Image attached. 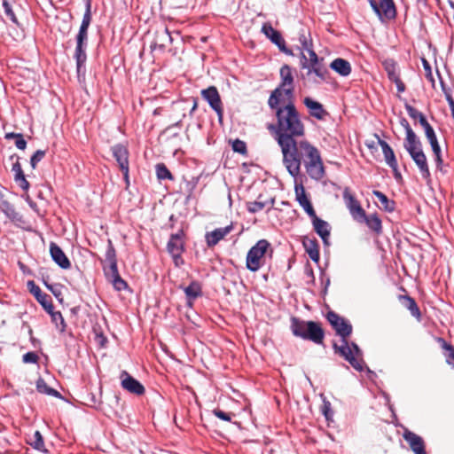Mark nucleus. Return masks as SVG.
Masks as SVG:
<instances>
[{
	"label": "nucleus",
	"instance_id": "f3484780",
	"mask_svg": "<svg viewBox=\"0 0 454 454\" xmlns=\"http://www.w3.org/2000/svg\"><path fill=\"white\" fill-rule=\"evenodd\" d=\"M233 230V224L231 223L223 228H217L205 235L206 243L208 247H213L223 239Z\"/></svg>",
	"mask_w": 454,
	"mask_h": 454
},
{
	"label": "nucleus",
	"instance_id": "dca6fc26",
	"mask_svg": "<svg viewBox=\"0 0 454 454\" xmlns=\"http://www.w3.org/2000/svg\"><path fill=\"white\" fill-rule=\"evenodd\" d=\"M121 387L129 393L141 395L145 393L144 386L126 371L121 373Z\"/></svg>",
	"mask_w": 454,
	"mask_h": 454
},
{
	"label": "nucleus",
	"instance_id": "c03bdc74",
	"mask_svg": "<svg viewBox=\"0 0 454 454\" xmlns=\"http://www.w3.org/2000/svg\"><path fill=\"white\" fill-rule=\"evenodd\" d=\"M91 0H86V10L80 28H88L91 20Z\"/></svg>",
	"mask_w": 454,
	"mask_h": 454
},
{
	"label": "nucleus",
	"instance_id": "e2e57ef3",
	"mask_svg": "<svg viewBox=\"0 0 454 454\" xmlns=\"http://www.w3.org/2000/svg\"><path fill=\"white\" fill-rule=\"evenodd\" d=\"M392 82H394L396 85V89L398 90V92H403L405 90V85L404 83L401 81L400 77L397 76L395 77V79L391 80Z\"/></svg>",
	"mask_w": 454,
	"mask_h": 454
},
{
	"label": "nucleus",
	"instance_id": "79ce46f5",
	"mask_svg": "<svg viewBox=\"0 0 454 454\" xmlns=\"http://www.w3.org/2000/svg\"><path fill=\"white\" fill-rule=\"evenodd\" d=\"M48 313L51 315V320L55 324L56 327L60 332H64L66 329V324L62 314L59 311H54V309Z\"/></svg>",
	"mask_w": 454,
	"mask_h": 454
},
{
	"label": "nucleus",
	"instance_id": "69168bd1",
	"mask_svg": "<svg viewBox=\"0 0 454 454\" xmlns=\"http://www.w3.org/2000/svg\"><path fill=\"white\" fill-rule=\"evenodd\" d=\"M391 169L393 170V173H394V176L395 178L399 181L402 179V175L398 169V163L395 165V167H390Z\"/></svg>",
	"mask_w": 454,
	"mask_h": 454
},
{
	"label": "nucleus",
	"instance_id": "72a5a7b5",
	"mask_svg": "<svg viewBox=\"0 0 454 454\" xmlns=\"http://www.w3.org/2000/svg\"><path fill=\"white\" fill-rule=\"evenodd\" d=\"M184 291L189 301H193L202 294L201 286L197 281H192Z\"/></svg>",
	"mask_w": 454,
	"mask_h": 454
},
{
	"label": "nucleus",
	"instance_id": "a18cd8bd",
	"mask_svg": "<svg viewBox=\"0 0 454 454\" xmlns=\"http://www.w3.org/2000/svg\"><path fill=\"white\" fill-rule=\"evenodd\" d=\"M232 150L243 155L247 153L246 143L239 139H236L232 142Z\"/></svg>",
	"mask_w": 454,
	"mask_h": 454
},
{
	"label": "nucleus",
	"instance_id": "0eeeda50",
	"mask_svg": "<svg viewBox=\"0 0 454 454\" xmlns=\"http://www.w3.org/2000/svg\"><path fill=\"white\" fill-rule=\"evenodd\" d=\"M368 2L382 22H387L395 18L396 7L394 0H368Z\"/></svg>",
	"mask_w": 454,
	"mask_h": 454
},
{
	"label": "nucleus",
	"instance_id": "5fc2aeb1",
	"mask_svg": "<svg viewBox=\"0 0 454 454\" xmlns=\"http://www.w3.org/2000/svg\"><path fill=\"white\" fill-rule=\"evenodd\" d=\"M425 134H426V137H427L430 145L438 143V140H437V137H436V135H435V132H434L433 127H431L429 129L427 128L425 130Z\"/></svg>",
	"mask_w": 454,
	"mask_h": 454
},
{
	"label": "nucleus",
	"instance_id": "6e6d98bb",
	"mask_svg": "<svg viewBox=\"0 0 454 454\" xmlns=\"http://www.w3.org/2000/svg\"><path fill=\"white\" fill-rule=\"evenodd\" d=\"M309 52V59L308 60V64L309 67L314 65H319L318 63V57L315 51L313 50V47H310L309 49L306 50Z\"/></svg>",
	"mask_w": 454,
	"mask_h": 454
},
{
	"label": "nucleus",
	"instance_id": "864d4df0",
	"mask_svg": "<svg viewBox=\"0 0 454 454\" xmlns=\"http://www.w3.org/2000/svg\"><path fill=\"white\" fill-rule=\"evenodd\" d=\"M405 109L409 114V116L414 120L420 118V116L424 115L421 112L418 111L413 106L406 104Z\"/></svg>",
	"mask_w": 454,
	"mask_h": 454
},
{
	"label": "nucleus",
	"instance_id": "c756f323",
	"mask_svg": "<svg viewBox=\"0 0 454 454\" xmlns=\"http://www.w3.org/2000/svg\"><path fill=\"white\" fill-rule=\"evenodd\" d=\"M404 149L408 152L411 157L419 153H424L422 145L417 135L409 138H405L403 143Z\"/></svg>",
	"mask_w": 454,
	"mask_h": 454
},
{
	"label": "nucleus",
	"instance_id": "e433bc0d",
	"mask_svg": "<svg viewBox=\"0 0 454 454\" xmlns=\"http://www.w3.org/2000/svg\"><path fill=\"white\" fill-rule=\"evenodd\" d=\"M403 299L404 300L403 305L411 312V316L420 321L421 313L415 300L410 296H403Z\"/></svg>",
	"mask_w": 454,
	"mask_h": 454
},
{
	"label": "nucleus",
	"instance_id": "49530a36",
	"mask_svg": "<svg viewBox=\"0 0 454 454\" xmlns=\"http://www.w3.org/2000/svg\"><path fill=\"white\" fill-rule=\"evenodd\" d=\"M45 151L43 150H37L31 157L30 159V164L33 168H35L38 162H40L43 157L45 156Z\"/></svg>",
	"mask_w": 454,
	"mask_h": 454
},
{
	"label": "nucleus",
	"instance_id": "f704fd0d",
	"mask_svg": "<svg viewBox=\"0 0 454 454\" xmlns=\"http://www.w3.org/2000/svg\"><path fill=\"white\" fill-rule=\"evenodd\" d=\"M305 250L307 254H309V258L315 262H318L319 261V250H318V244L317 240L309 239L308 241H305L303 243Z\"/></svg>",
	"mask_w": 454,
	"mask_h": 454
},
{
	"label": "nucleus",
	"instance_id": "f03ea898",
	"mask_svg": "<svg viewBox=\"0 0 454 454\" xmlns=\"http://www.w3.org/2000/svg\"><path fill=\"white\" fill-rule=\"evenodd\" d=\"M270 109L275 112L276 122L269 125L268 129L272 132L278 145L304 137L305 126L294 100L286 101L285 106L278 105Z\"/></svg>",
	"mask_w": 454,
	"mask_h": 454
},
{
	"label": "nucleus",
	"instance_id": "13d9d810",
	"mask_svg": "<svg viewBox=\"0 0 454 454\" xmlns=\"http://www.w3.org/2000/svg\"><path fill=\"white\" fill-rule=\"evenodd\" d=\"M421 62H422V66L425 69L427 78L429 79L430 81L434 82L432 69H431V66H430L429 62L425 58L421 59Z\"/></svg>",
	"mask_w": 454,
	"mask_h": 454
},
{
	"label": "nucleus",
	"instance_id": "b1692460",
	"mask_svg": "<svg viewBox=\"0 0 454 454\" xmlns=\"http://www.w3.org/2000/svg\"><path fill=\"white\" fill-rule=\"evenodd\" d=\"M262 32L267 38L276 44L282 52L288 55L293 54V52L286 48V42L279 30H262Z\"/></svg>",
	"mask_w": 454,
	"mask_h": 454
},
{
	"label": "nucleus",
	"instance_id": "4be33fe9",
	"mask_svg": "<svg viewBox=\"0 0 454 454\" xmlns=\"http://www.w3.org/2000/svg\"><path fill=\"white\" fill-rule=\"evenodd\" d=\"M50 254L52 260L64 270H67L71 267V262L67 257L63 250L54 242L50 244Z\"/></svg>",
	"mask_w": 454,
	"mask_h": 454
},
{
	"label": "nucleus",
	"instance_id": "58836bf2",
	"mask_svg": "<svg viewBox=\"0 0 454 454\" xmlns=\"http://www.w3.org/2000/svg\"><path fill=\"white\" fill-rule=\"evenodd\" d=\"M382 66L387 74L389 80L399 76L396 73V62L393 59H386L382 61Z\"/></svg>",
	"mask_w": 454,
	"mask_h": 454
},
{
	"label": "nucleus",
	"instance_id": "774afa93",
	"mask_svg": "<svg viewBox=\"0 0 454 454\" xmlns=\"http://www.w3.org/2000/svg\"><path fill=\"white\" fill-rule=\"evenodd\" d=\"M20 133H14V132H10V133H6L4 137L5 139L9 140V139H12V138H17L18 136H19Z\"/></svg>",
	"mask_w": 454,
	"mask_h": 454
},
{
	"label": "nucleus",
	"instance_id": "680f3d73",
	"mask_svg": "<svg viewBox=\"0 0 454 454\" xmlns=\"http://www.w3.org/2000/svg\"><path fill=\"white\" fill-rule=\"evenodd\" d=\"M442 90L444 92V95H445V98H446V100L447 102L449 103V106L451 108H454V98H452L451 94L450 91H448L444 85L442 83Z\"/></svg>",
	"mask_w": 454,
	"mask_h": 454
},
{
	"label": "nucleus",
	"instance_id": "cd10ccee",
	"mask_svg": "<svg viewBox=\"0 0 454 454\" xmlns=\"http://www.w3.org/2000/svg\"><path fill=\"white\" fill-rule=\"evenodd\" d=\"M104 272L116 290L122 291L128 287L127 283L121 278L118 268H115V270H105Z\"/></svg>",
	"mask_w": 454,
	"mask_h": 454
},
{
	"label": "nucleus",
	"instance_id": "09e8293b",
	"mask_svg": "<svg viewBox=\"0 0 454 454\" xmlns=\"http://www.w3.org/2000/svg\"><path fill=\"white\" fill-rule=\"evenodd\" d=\"M22 361L25 364H36L38 361V356L35 352H27L22 356Z\"/></svg>",
	"mask_w": 454,
	"mask_h": 454
},
{
	"label": "nucleus",
	"instance_id": "6e6552de",
	"mask_svg": "<svg viewBox=\"0 0 454 454\" xmlns=\"http://www.w3.org/2000/svg\"><path fill=\"white\" fill-rule=\"evenodd\" d=\"M88 30H79V33L76 37V48L74 51V59L76 60V69L77 74H80L84 71V65L87 60V55L85 52L87 47V40H88Z\"/></svg>",
	"mask_w": 454,
	"mask_h": 454
},
{
	"label": "nucleus",
	"instance_id": "f257e3e1",
	"mask_svg": "<svg viewBox=\"0 0 454 454\" xmlns=\"http://www.w3.org/2000/svg\"><path fill=\"white\" fill-rule=\"evenodd\" d=\"M278 146L281 149L283 164L294 178L300 176L302 163L310 178L320 180L324 177L325 168L320 152L307 139L293 138Z\"/></svg>",
	"mask_w": 454,
	"mask_h": 454
},
{
	"label": "nucleus",
	"instance_id": "393cba45",
	"mask_svg": "<svg viewBox=\"0 0 454 454\" xmlns=\"http://www.w3.org/2000/svg\"><path fill=\"white\" fill-rule=\"evenodd\" d=\"M356 223H365L370 230L377 234H380L382 231V222L377 214L367 215L366 213H364V217L360 218Z\"/></svg>",
	"mask_w": 454,
	"mask_h": 454
},
{
	"label": "nucleus",
	"instance_id": "aec40b11",
	"mask_svg": "<svg viewBox=\"0 0 454 454\" xmlns=\"http://www.w3.org/2000/svg\"><path fill=\"white\" fill-rule=\"evenodd\" d=\"M303 104L308 108L309 114L312 117L316 118L317 120H325V117L328 115V113L324 108V106L318 101H316L309 97H306L303 99Z\"/></svg>",
	"mask_w": 454,
	"mask_h": 454
},
{
	"label": "nucleus",
	"instance_id": "0e129e2a",
	"mask_svg": "<svg viewBox=\"0 0 454 454\" xmlns=\"http://www.w3.org/2000/svg\"><path fill=\"white\" fill-rule=\"evenodd\" d=\"M418 120L420 125L423 127L424 130H426L427 128L429 129L432 127L424 115L420 116V118H419Z\"/></svg>",
	"mask_w": 454,
	"mask_h": 454
},
{
	"label": "nucleus",
	"instance_id": "bb28decb",
	"mask_svg": "<svg viewBox=\"0 0 454 454\" xmlns=\"http://www.w3.org/2000/svg\"><path fill=\"white\" fill-rule=\"evenodd\" d=\"M411 158L417 165L422 177L426 180L430 179L431 174L426 154L424 153H419L416 155H412Z\"/></svg>",
	"mask_w": 454,
	"mask_h": 454
},
{
	"label": "nucleus",
	"instance_id": "6ab92c4d",
	"mask_svg": "<svg viewBox=\"0 0 454 454\" xmlns=\"http://www.w3.org/2000/svg\"><path fill=\"white\" fill-rule=\"evenodd\" d=\"M180 30H155L153 46L159 48H165L167 45L172 43L174 35H179Z\"/></svg>",
	"mask_w": 454,
	"mask_h": 454
},
{
	"label": "nucleus",
	"instance_id": "ea45409f",
	"mask_svg": "<svg viewBox=\"0 0 454 454\" xmlns=\"http://www.w3.org/2000/svg\"><path fill=\"white\" fill-rule=\"evenodd\" d=\"M299 41L301 43V50L305 51L313 47V41L310 34V30H303L299 35Z\"/></svg>",
	"mask_w": 454,
	"mask_h": 454
},
{
	"label": "nucleus",
	"instance_id": "4c0bfd02",
	"mask_svg": "<svg viewBox=\"0 0 454 454\" xmlns=\"http://www.w3.org/2000/svg\"><path fill=\"white\" fill-rule=\"evenodd\" d=\"M36 390L41 394H45L51 396H60L59 392L49 387L45 380L42 378H39L36 381Z\"/></svg>",
	"mask_w": 454,
	"mask_h": 454
},
{
	"label": "nucleus",
	"instance_id": "1a4fd4ad",
	"mask_svg": "<svg viewBox=\"0 0 454 454\" xmlns=\"http://www.w3.org/2000/svg\"><path fill=\"white\" fill-rule=\"evenodd\" d=\"M201 97L205 99L210 107L216 113L220 121L223 120V108L218 90L215 86H209L201 90Z\"/></svg>",
	"mask_w": 454,
	"mask_h": 454
},
{
	"label": "nucleus",
	"instance_id": "4468645a",
	"mask_svg": "<svg viewBox=\"0 0 454 454\" xmlns=\"http://www.w3.org/2000/svg\"><path fill=\"white\" fill-rule=\"evenodd\" d=\"M294 192H295V200L299 203V205L303 208V210L308 214V215L311 218L315 216L316 212L311 204L310 200L309 199L305 188L301 183L295 182L294 184Z\"/></svg>",
	"mask_w": 454,
	"mask_h": 454
},
{
	"label": "nucleus",
	"instance_id": "a19ab883",
	"mask_svg": "<svg viewBox=\"0 0 454 454\" xmlns=\"http://www.w3.org/2000/svg\"><path fill=\"white\" fill-rule=\"evenodd\" d=\"M156 175L159 180H173L174 176L171 172L168 169L165 164L158 163L156 165Z\"/></svg>",
	"mask_w": 454,
	"mask_h": 454
},
{
	"label": "nucleus",
	"instance_id": "ddd939ff",
	"mask_svg": "<svg viewBox=\"0 0 454 454\" xmlns=\"http://www.w3.org/2000/svg\"><path fill=\"white\" fill-rule=\"evenodd\" d=\"M184 231L179 230L176 233L170 236L167 245L168 251L173 256L176 264H177V261L181 259V254L184 251Z\"/></svg>",
	"mask_w": 454,
	"mask_h": 454
},
{
	"label": "nucleus",
	"instance_id": "052dcab7",
	"mask_svg": "<svg viewBox=\"0 0 454 454\" xmlns=\"http://www.w3.org/2000/svg\"><path fill=\"white\" fill-rule=\"evenodd\" d=\"M15 145L20 150H25L27 147V141L24 139L22 134H19L18 137L15 138Z\"/></svg>",
	"mask_w": 454,
	"mask_h": 454
},
{
	"label": "nucleus",
	"instance_id": "3c124183",
	"mask_svg": "<svg viewBox=\"0 0 454 454\" xmlns=\"http://www.w3.org/2000/svg\"><path fill=\"white\" fill-rule=\"evenodd\" d=\"M400 124L405 129V133H406L405 138H409V137L416 136L415 132L412 130L408 121L405 118H402L400 120Z\"/></svg>",
	"mask_w": 454,
	"mask_h": 454
},
{
	"label": "nucleus",
	"instance_id": "423d86ee",
	"mask_svg": "<svg viewBox=\"0 0 454 454\" xmlns=\"http://www.w3.org/2000/svg\"><path fill=\"white\" fill-rule=\"evenodd\" d=\"M272 254L270 243L267 239L258 240L247 252L246 267L252 272H256L264 263V257L268 251Z\"/></svg>",
	"mask_w": 454,
	"mask_h": 454
},
{
	"label": "nucleus",
	"instance_id": "9b49d317",
	"mask_svg": "<svg viewBox=\"0 0 454 454\" xmlns=\"http://www.w3.org/2000/svg\"><path fill=\"white\" fill-rule=\"evenodd\" d=\"M301 58L303 59V62L301 63V67L303 69H308L307 76L310 77L312 74L314 76L312 77L311 81L315 84H320L322 82H326L329 76L328 70L321 66V65H314L309 67L308 64V59H306L305 55L301 52Z\"/></svg>",
	"mask_w": 454,
	"mask_h": 454
},
{
	"label": "nucleus",
	"instance_id": "c9c22d12",
	"mask_svg": "<svg viewBox=\"0 0 454 454\" xmlns=\"http://www.w3.org/2000/svg\"><path fill=\"white\" fill-rule=\"evenodd\" d=\"M372 194L380 200L382 208L387 212H393L395 210V203L394 200H389L383 192L380 191H373Z\"/></svg>",
	"mask_w": 454,
	"mask_h": 454
},
{
	"label": "nucleus",
	"instance_id": "a211bd4d",
	"mask_svg": "<svg viewBox=\"0 0 454 454\" xmlns=\"http://www.w3.org/2000/svg\"><path fill=\"white\" fill-rule=\"evenodd\" d=\"M403 437L409 443L414 454H427L422 437L408 429L404 430Z\"/></svg>",
	"mask_w": 454,
	"mask_h": 454
},
{
	"label": "nucleus",
	"instance_id": "2eb2a0df",
	"mask_svg": "<svg viewBox=\"0 0 454 454\" xmlns=\"http://www.w3.org/2000/svg\"><path fill=\"white\" fill-rule=\"evenodd\" d=\"M27 288L29 292L35 296L36 301L43 307L46 312H51L54 306L51 301V298L42 292L41 288L33 281H27Z\"/></svg>",
	"mask_w": 454,
	"mask_h": 454
},
{
	"label": "nucleus",
	"instance_id": "4d7b16f0",
	"mask_svg": "<svg viewBox=\"0 0 454 454\" xmlns=\"http://www.w3.org/2000/svg\"><path fill=\"white\" fill-rule=\"evenodd\" d=\"M322 412L327 420L330 419V418L333 416V412L332 411L331 403L329 401L324 400Z\"/></svg>",
	"mask_w": 454,
	"mask_h": 454
},
{
	"label": "nucleus",
	"instance_id": "39448f33",
	"mask_svg": "<svg viewBox=\"0 0 454 454\" xmlns=\"http://www.w3.org/2000/svg\"><path fill=\"white\" fill-rule=\"evenodd\" d=\"M291 330L293 334L296 337L311 340L316 344L323 343L325 333L318 323L292 317Z\"/></svg>",
	"mask_w": 454,
	"mask_h": 454
},
{
	"label": "nucleus",
	"instance_id": "473e14b6",
	"mask_svg": "<svg viewBox=\"0 0 454 454\" xmlns=\"http://www.w3.org/2000/svg\"><path fill=\"white\" fill-rule=\"evenodd\" d=\"M2 6L5 18L12 22V26H22L23 24L19 20L16 12L13 10L12 4L8 0H3Z\"/></svg>",
	"mask_w": 454,
	"mask_h": 454
},
{
	"label": "nucleus",
	"instance_id": "9d476101",
	"mask_svg": "<svg viewBox=\"0 0 454 454\" xmlns=\"http://www.w3.org/2000/svg\"><path fill=\"white\" fill-rule=\"evenodd\" d=\"M342 197L345 205L355 222L360 220L364 215V209L362 207L360 202L356 200L354 194L351 193L348 187L343 190Z\"/></svg>",
	"mask_w": 454,
	"mask_h": 454
},
{
	"label": "nucleus",
	"instance_id": "a878e982",
	"mask_svg": "<svg viewBox=\"0 0 454 454\" xmlns=\"http://www.w3.org/2000/svg\"><path fill=\"white\" fill-rule=\"evenodd\" d=\"M374 137L377 138L378 144L382 149L386 163L388 167H395V165L397 164V160L391 146L386 141L382 140L378 134H374Z\"/></svg>",
	"mask_w": 454,
	"mask_h": 454
},
{
	"label": "nucleus",
	"instance_id": "bf43d9fd",
	"mask_svg": "<svg viewBox=\"0 0 454 454\" xmlns=\"http://www.w3.org/2000/svg\"><path fill=\"white\" fill-rule=\"evenodd\" d=\"M6 214L12 221H20L21 219V215L12 207H8Z\"/></svg>",
	"mask_w": 454,
	"mask_h": 454
},
{
	"label": "nucleus",
	"instance_id": "338daca9",
	"mask_svg": "<svg viewBox=\"0 0 454 454\" xmlns=\"http://www.w3.org/2000/svg\"><path fill=\"white\" fill-rule=\"evenodd\" d=\"M16 33V35L10 34L11 36H12L15 40H19L20 38H23L25 35L23 34L24 30H13Z\"/></svg>",
	"mask_w": 454,
	"mask_h": 454
},
{
	"label": "nucleus",
	"instance_id": "20e7f679",
	"mask_svg": "<svg viewBox=\"0 0 454 454\" xmlns=\"http://www.w3.org/2000/svg\"><path fill=\"white\" fill-rule=\"evenodd\" d=\"M280 83L279 85L270 93L268 99V105L270 108H274L285 103L286 101L294 100V79L292 72V68L288 65H284L279 71Z\"/></svg>",
	"mask_w": 454,
	"mask_h": 454
},
{
	"label": "nucleus",
	"instance_id": "8fccbe9b",
	"mask_svg": "<svg viewBox=\"0 0 454 454\" xmlns=\"http://www.w3.org/2000/svg\"><path fill=\"white\" fill-rule=\"evenodd\" d=\"M265 204L260 201H253L247 204V210L251 213H256L262 210Z\"/></svg>",
	"mask_w": 454,
	"mask_h": 454
},
{
	"label": "nucleus",
	"instance_id": "7ed1b4c3",
	"mask_svg": "<svg viewBox=\"0 0 454 454\" xmlns=\"http://www.w3.org/2000/svg\"><path fill=\"white\" fill-rule=\"evenodd\" d=\"M327 320L334 328L336 333L341 337L340 345L333 344L335 353L344 357L355 370L363 372L364 363L361 349L356 343L349 344L347 340V337L352 333V325L333 311L327 313Z\"/></svg>",
	"mask_w": 454,
	"mask_h": 454
},
{
	"label": "nucleus",
	"instance_id": "f8f14e48",
	"mask_svg": "<svg viewBox=\"0 0 454 454\" xmlns=\"http://www.w3.org/2000/svg\"><path fill=\"white\" fill-rule=\"evenodd\" d=\"M112 153L116 160L121 172L123 173L124 179L129 183V151L121 145H115L112 147Z\"/></svg>",
	"mask_w": 454,
	"mask_h": 454
},
{
	"label": "nucleus",
	"instance_id": "37998d69",
	"mask_svg": "<svg viewBox=\"0 0 454 454\" xmlns=\"http://www.w3.org/2000/svg\"><path fill=\"white\" fill-rule=\"evenodd\" d=\"M431 148L434 153L436 168L440 171H442L443 160L442 157V150L439 143L431 145Z\"/></svg>",
	"mask_w": 454,
	"mask_h": 454
},
{
	"label": "nucleus",
	"instance_id": "412c9836",
	"mask_svg": "<svg viewBox=\"0 0 454 454\" xmlns=\"http://www.w3.org/2000/svg\"><path fill=\"white\" fill-rule=\"evenodd\" d=\"M312 224L314 231L318 234V236L322 239L324 244L325 246L329 245V238H330V224L319 218L317 215L311 217Z\"/></svg>",
	"mask_w": 454,
	"mask_h": 454
},
{
	"label": "nucleus",
	"instance_id": "5701e85b",
	"mask_svg": "<svg viewBox=\"0 0 454 454\" xmlns=\"http://www.w3.org/2000/svg\"><path fill=\"white\" fill-rule=\"evenodd\" d=\"M13 158L14 155L11 156V159ZM15 158L16 161L12 164V171L14 173V180L23 191H27L30 184L25 177L24 172L19 160V157L15 156Z\"/></svg>",
	"mask_w": 454,
	"mask_h": 454
},
{
	"label": "nucleus",
	"instance_id": "c85d7f7f",
	"mask_svg": "<svg viewBox=\"0 0 454 454\" xmlns=\"http://www.w3.org/2000/svg\"><path fill=\"white\" fill-rule=\"evenodd\" d=\"M330 67L341 76H348L351 73L350 63L341 58H337L330 64Z\"/></svg>",
	"mask_w": 454,
	"mask_h": 454
},
{
	"label": "nucleus",
	"instance_id": "7c9ffc66",
	"mask_svg": "<svg viewBox=\"0 0 454 454\" xmlns=\"http://www.w3.org/2000/svg\"><path fill=\"white\" fill-rule=\"evenodd\" d=\"M106 261L108 262L107 266L104 267L105 270H115L117 267V259H116V252L114 247V245L112 243L111 239L107 240V247L106 250Z\"/></svg>",
	"mask_w": 454,
	"mask_h": 454
},
{
	"label": "nucleus",
	"instance_id": "603ef678",
	"mask_svg": "<svg viewBox=\"0 0 454 454\" xmlns=\"http://www.w3.org/2000/svg\"><path fill=\"white\" fill-rule=\"evenodd\" d=\"M213 414L222 419V420H224V421H228L230 422L231 420V413H227L220 409H215L213 410Z\"/></svg>",
	"mask_w": 454,
	"mask_h": 454
},
{
	"label": "nucleus",
	"instance_id": "de8ad7c7",
	"mask_svg": "<svg viewBox=\"0 0 454 454\" xmlns=\"http://www.w3.org/2000/svg\"><path fill=\"white\" fill-rule=\"evenodd\" d=\"M34 438H35V441L33 443H31L32 446L38 450H43V449L44 447V443H43V439L41 433L39 431H35V434H34Z\"/></svg>",
	"mask_w": 454,
	"mask_h": 454
},
{
	"label": "nucleus",
	"instance_id": "2f4dec72",
	"mask_svg": "<svg viewBox=\"0 0 454 454\" xmlns=\"http://www.w3.org/2000/svg\"><path fill=\"white\" fill-rule=\"evenodd\" d=\"M435 340L445 351L446 363L454 369V347L442 337H437Z\"/></svg>",
	"mask_w": 454,
	"mask_h": 454
}]
</instances>
